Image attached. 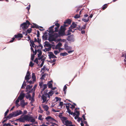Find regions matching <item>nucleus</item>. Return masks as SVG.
Returning <instances> with one entry per match:
<instances>
[{
    "mask_svg": "<svg viewBox=\"0 0 126 126\" xmlns=\"http://www.w3.org/2000/svg\"><path fill=\"white\" fill-rule=\"evenodd\" d=\"M59 116L64 125L66 126H73L72 122L68 120L67 117L63 116L62 115H59Z\"/></svg>",
    "mask_w": 126,
    "mask_h": 126,
    "instance_id": "obj_1",
    "label": "nucleus"
},
{
    "mask_svg": "<svg viewBox=\"0 0 126 126\" xmlns=\"http://www.w3.org/2000/svg\"><path fill=\"white\" fill-rule=\"evenodd\" d=\"M47 91L48 90H47L44 91V94H42L41 96V98L43 100L42 102V103H44L45 102L47 103L49 99L48 98L47 95Z\"/></svg>",
    "mask_w": 126,
    "mask_h": 126,
    "instance_id": "obj_2",
    "label": "nucleus"
},
{
    "mask_svg": "<svg viewBox=\"0 0 126 126\" xmlns=\"http://www.w3.org/2000/svg\"><path fill=\"white\" fill-rule=\"evenodd\" d=\"M58 37V35L57 33L55 34L54 35L50 34L48 37V40L49 41H57L56 38Z\"/></svg>",
    "mask_w": 126,
    "mask_h": 126,
    "instance_id": "obj_3",
    "label": "nucleus"
},
{
    "mask_svg": "<svg viewBox=\"0 0 126 126\" xmlns=\"http://www.w3.org/2000/svg\"><path fill=\"white\" fill-rule=\"evenodd\" d=\"M30 24V22L27 20L26 22L24 23L21 24L20 27H22L23 29L25 30L28 28Z\"/></svg>",
    "mask_w": 126,
    "mask_h": 126,
    "instance_id": "obj_4",
    "label": "nucleus"
},
{
    "mask_svg": "<svg viewBox=\"0 0 126 126\" xmlns=\"http://www.w3.org/2000/svg\"><path fill=\"white\" fill-rule=\"evenodd\" d=\"M48 121H50L51 122H55L56 123H58V121L55 119L51 117L50 116H48L45 118Z\"/></svg>",
    "mask_w": 126,
    "mask_h": 126,
    "instance_id": "obj_5",
    "label": "nucleus"
},
{
    "mask_svg": "<svg viewBox=\"0 0 126 126\" xmlns=\"http://www.w3.org/2000/svg\"><path fill=\"white\" fill-rule=\"evenodd\" d=\"M30 42L31 43V44H30L31 46H32L33 47H35V54H36L37 53V50L36 49V45H35V44L34 43V42L32 40H30Z\"/></svg>",
    "mask_w": 126,
    "mask_h": 126,
    "instance_id": "obj_6",
    "label": "nucleus"
},
{
    "mask_svg": "<svg viewBox=\"0 0 126 126\" xmlns=\"http://www.w3.org/2000/svg\"><path fill=\"white\" fill-rule=\"evenodd\" d=\"M14 117L23 114L22 111L20 110H17L14 112Z\"/></svg>",
    "mask_w": 126,
    "mask_h": 126,
    "instance_id": "obj_7",
    "label": "nucleus"
},
{
    "mask_svg": "<svg viewBox=\"0 0 126 126\" xmlns=\"http://www.w3.org/2000/svg\"><path fill=\"white\" fill-rule=\"evenodd\" d=\"M62 43L60 42H59L58 43L57 45L55 47V48L56 49H58L59 50H60L61 49L60 47L62 46Z\"/></svg>",
    "mask_w": 126,
    "mask_h": 126,
    "instance_id": "obj_8",
    "label": "nucleus"
},
{
    "mask_svg": "<svg viewBox=\"0 0 126 126\" xmlns=\"http://www.w3.org/2000/svg\"><path fill=\"white\" fill-rule=\"evenodd\" d=\"M14 117V112L13 113L10 114L7 116L5 118L7 119H9L11 118L12 117Z\"/></svg>",
    "mask_w": 126,
    "mask_h": 126,
    "instance_id": "obj_9",
    "label": "nucleus"
},
{
    "mask_svg": "<svg viewBox=\"0 0 126 126\" xmlns=\"http://www.w3.org/2000/svg\"><path fill=\"white\" fill-rule=\"evenodd\" d=\"M32 118V117L29 116L28 115H25L24 116V119L25 120H26L28 121H29Z\"/></svg>",
    "mask_w": 126,
    "mask_h": 126,
    "instance_id": "obj_10",
    "label": "nucleus"
},
{
    "mask_svg": "<svg viewBox=\"0 0 126 126\" xmlns=\"http://www.w3.org/2000/svg\"><path fill=\"white\" fill-rule=\"evenodd\" d=\"M67 40L70 41H74L73 35H72L68 36Z\"/></svg>",
    "mask_w": 126,
    "mask_h": 126,
    "instance_id": "obj_11",
    "label": "nucleus"
},
{
    "mask_svg": "<svg viewBox=\"0 0 126 126\" xmlns=\"http://www.w3.org/2000/svg\"><path fill=\"white\" fill-rule=\"evenodd\" d=\"M53 93V92L52 91V90H51L49 92L48 94L47 93V95L48 98L49 99L50 98V96H52Z\"/></svg>",
    "mask_w": 126,
    "mask_h": 126,
    "instance_id": "obj_12",
    "label": "nucleus"
},
{
    "mask_svg": "<svg viewBox=\"0 0 126 126\" xmlns=\"http://www.w3.org/2000/svg\"><path fill=\"white\" fill-rule=\"evenodd\" d=\"M24 96L25 94L24 93H21L18 97V99L20 100H21L24 98Z\"/></svg>",
    "mask_w": 126,
    "mask_h": 126,
    "instance_id": "obj_13",
    "label": "nucleus"
},
{
    "mask_svg": "<svg viewBox=\"0 0 126 126\" xmlns=\"http://www.w3.org/2000/svg\"><path fill=\"white\" fill-rule=\"evenodd\" d=\"M50 59L51 58H56V57L54 55L52 52H50L48 55Z\"/></svg>",
    "mask_w": 126,
    "mask_h": 126,
    "instance_id": "obj_14",
    "label": "nucleus"
},
{
    "mask_svg": "<svg viewBox=\"0 0 126 126\" xmlns=\"http://www.w3.org/2000/svg\"><path fill=\"white\" fill-rule=\"evenodd\" d=\"M23 36L22 34L21 33H18L17 34L15 35L14 37L16 38H22Z\"/></svg>",
    "mask_w": 126,
    "mask_h": 126,
    "instance_id": "obj_15",
    "label": "nucleus"
},
{
    "mask_svg": "<svg viewBox=\"0 0 126 126\" xmlns=\"http://www.w3.org/2000/svg\"><path fill=\"white\" fill-rule=\"evenodd\" d=\"M27 103H25L24 100H22L21 102L20 105L23 108L24 107L25 105H27Z\"/></svg>",
    "mask_w": 126,
    "mask_h": 126,
    "instance_id": "obj_16",
    "label": "nucleus"
},
{
    "mask_svg": "<svg viewBox=\"0 0 126 126\" xmlns=\"http://www.w3.org/2000/svg\"><path fill=\"white\" fill-rule=\"evenodd\" d=\"M77 26V24L74 22L72 23V24L69 27L70 28L74 29Z\"/></svg>",
    "mask_w": 126,
    "mask_h": 126,
    "instance_id": "obj_17",
    "label": "nucleus"
},
{
    "mask_svg": "<svg viewBox=\"0 0 126 126\" xmlns=\"http://www.w3.org/2000/svg\"><path fill=\"white\" fill-rule=\"evenodd\" d=\"M58 33L59 35H58V37L59 36H62L64 34V32L63 31L60 30L59 31Z\"/></svg>",
    "mask_w": 126,
    "mask_h": 126,
    "instance_id": "obj_18",
    "label": "nucleus"
},
{
    "mask_svg": "<svg viewBox=\"0 0 126 126\" xmlns=\"http://www.w3.org/2000/svg\"><path fill=\"white\" fill-rule=\"evenodd\" d=\"M25 120L24 118V116L23 117H20L16 120V121L18 120L20 122H24Z\"/></svg>",
    "mask_w": 126,
    "mask_h": 126,
    "instance_id": "obj_19",
    "label": "nucleus"
},
{
    "mask_svg": "<svg viewBox=\"0 0 126 126\" xmlns=\"http://www.w3.org/2000/svg\"><path fill=\"white\" fill-rule=\"evenodd\" d=\"M64 48L66 50L71 49V48L70 47H68L67 44H65L64 45Z\"/></svg>",
    "mask_w": 126,
    "mask_h": 126,
    "instance_id": "obj_20",
    "label": "nucleus"
},
{
    "mask_svg": "<svg viewBox=\"0 0 126 126\" xmlns=\"http://www.w3.org/2000/svg\"><path fill=\"white\" fill-rule=\"evenodd\" d=\"M32 78L33 81H36V77L35 76V74L34 73H32Z\"/></svg>",
    "mask_w": 126,
    "mask_h": 126,
    "instance_id": "obj_21",
    "label": "nucleus"
},
{
    "mask_svg": "<svg viewBox=\"0 0 126 126\" xmlns=\"http://www.w3.org/2000/svg\"><path fill=\"white\" fill-rule=\"evenodd\" d=\"M43 108L44 109V110L46 111H47L49 109V107L47 105L44 106Z\"/></svg>",
    "mask_w": 126,
    "mask_h": 126,
    "instance_id": "obj_22",
    "label": "nucleus"
},
{
    "mask_svg": "<svg viewBox=\"0 0 126 126\" xmlns=\"http://www.w3.org/2000/svg\"><path fill=\"white\" fill-rule=\"evenodd\" d=\"M71 23V21L70 19H68L66 20V21L64 22V24L67 23L68 24H70Z\"/></svg>",
    "mask_w": 126,
    "mask_h": 126,
    "instance_id": "obj_23",
    "label": "nucleus"
},
{
    "mask_svg": "<svg viewBox=\"0 0 126 126\" xmlns=\"http://www.w3.org/2000/svg\"><path fill=\"white\" fill-rule=\"evenodd\" d=\"M51 81H49L48 83V87L49 88H52V84L50 82Z\"/></svg>",
    "mask_w": 126,
    "mask_h": 126,
    "instance_id": "obj_24",
    "label": "nucleus"
},
{
    "mask_svg": "<svg viewBox=\"0 0 126 126\" xmlns=\"http://www.w3.org/2000/svg\"><path fill=\"white\" fill-rule=\"evenodd\" d=\"M43 88L42 89V91L41 92V93L42 94H43L42 92H43V91H44V90L47 87V84H44L43 86Z\"/></svg>",
    "mask_w": 126,
    "mask_h": 126,
    "instance_id": "obj_25",
    "label": "nucleus"
},
{
    "mask_svg": "<svg viewBox=\"0 0 126 126\" xmlns=\"http://www.w3.org/2000/svg\"><path fill=\"white\" fill-rule=\"evenodd\" d=\"M32 30V29L31 28H30L28 29L26 32L25 35H27V33H30L31 32Z\"/></svg>",
    "mask_w": 126,
    "mask_h": 126,
    "instance_id": "obj_26",
    "label": "nucleus"
},
{
    "mask_svg": "<svg viewBox=\"0 0 126 126\" xmlns=\"http://www.w3.org/2000/svg\"><path fill=\"white\" fill-rule=\"evenodd\" d=\"M29 100L31 101L30 103H32L34 101V97H31V98H30Z\"/></svg>",
    "mask_w": 126,
    "mask_h": 126,
    "instance_id": "obj_27",
    "label": "nucleus"
},
{
    "mask_svg": "<svg viewBox=\"0 0 126 126\" xmlns=\"http://www.w3.org/2000/svg\"><path fill=\"white\" fill-rule=\"evenodd\" d=\"M45 45L46 47H51L50 44L48 42H46L45 43Z\"/></svg>",
    "mask_w": 126,
    "mask_h": 126,
    "instance_id": "obj_28",
    "label": "nucleus"
},
{
    "mask_svg": "<svg viewBox=\"0 0 126 126\" xmlns=\"http://www.w3.org/2000/svg\"><path fill=\"white\" fill-rule=\"evenodd\" d=\"M30 79V76H26L25 77V79L26 80L27 82H28Z\"/></svg>",
    "mask_w": 126,
    "mask_h": 126,
    "instance_id": "obj_29",
    "label": "nucleus"
},
{
    "mask_svg": "<svg viewBox=\"0 0 126 126\" xmlns=\"http://www.w3.org/2000/svg\"><path fill=\"white\" fill-rule=\"evenodd\" d=\"M32 86H30V85H27L26 87V89L27 90H29V89L32 87Z\"/></svg>",
    "mask_w": 126,
    "mask_h": 126,
    "instance_id": "obj_30",
    "label": "nucleus"
},
{
    "mask_svg": "<svg viewBox=\"0 0 126 126\" xmlns=\"http://www.w3.org/2000/svg\"><path fill=\"white\" fill-rule=\"evenodd\" d=\"M68 54L66 52H64L63 53H61L60 54L62 56H66Z\"/></svg>",
    "mask_w": 126,
    "mask_h": 126,
    "instance_id": "obj_31",
    "label": "nucleus"
},
{
    "mask_svg": "<svg viewBox=\"0 0 126 126\" xmlns=\"http://www.w3.org/2000/svg\"><path fill=\"white\" fill-rule=\"evenodd\" d=\"M26 82L24 81L23 82V83L22 84V86L21 87L22 88H24V86H26Z\"/></svg>",
    "mask_w": 126,
    "mask_h": 126,
    "instance_id": "obj_32",
    "label": "nucleus"
},
{
    "mask_svg": "<svg viewBox=\"0 0 126 126\" xmlns=\"http://www.w3.org/2000/svg\"><path fill=\"white\" fill-rule=\"evenodd\" d=\"M89 17H88L87 19L83 18L82 19V20L85 22H87L89 21Z\"/></svg>",
    "mask_w": 126,
    "mask_h": 126,
    "instance_id": "obj_33",
    "label": "nucleus"
},
{
    "mask_svg": "<svg viewBox=\"0 0 126 126\" xmlns=\"http://www.w3.org/2000/svg\"><path fill=\"white\" fill-rule=\"evenodd\" d=\"M79 111L76 110V113H73V115L75 116V115H79Z\"/></svg>",
    "mask_w": 126,
    "mask_h": 126,
    "instance_id": "obj_34",
    "label": "nucleus"
},
{
    "mask_svg": "<svg viewBox=\"0 0 126 126\" xmlns=\"http://www.w3.org/2000/svg\"><path fill=\"white\" fill-rule=\"evenodd\" d=\"M60 51V50H59V51L58 50H54V53L55 55H57L59 53Z\"/></svg>",
    "mask_w": 126,
    "mask_h": 126,
    "instance_id": "obj_35",
    "label": "nucleus"
},
{
    "mask_svg": "<svg viewBox=\"0 0 126 126\" xmlns=\"http://www.w3.org/2000/svg\"><path fill=\"white\" fill-rule=\"evenodd\" d=\"M63 105V102H60L59 106L61 108H62Z\"/></svg>",
    "mask_w": 126,
    "mask_h": 126,
    "instance_id": "obj_36",
    "label": "nucleus"
},
{
    "mask_svg": "<svg viewBox=\"0 0 126 126\" xmlns=\"http://www.w3.org/2000/svg\"><path fill=\"white\" fill-rule=\"evenodd\" d=\"M107 7V4H105L103 5L102 7V9L103 10H105Z\"/></svg>",
    "mask_w": 126,
    "mask_h": 126,
    "instance_id": "obj_37",
    "label": "nucleus"
},
{
    "mask_svg": "<svg viewBox=\"0 0 126 126\" xmlns=\"http://www.w3.org/2000/svg\"><path fill=\"white\" fill-rule=\"evenodd\" d=\"M67 86L66 85H65L64 86V87L63 88V91L64 92V93H65H65L66 92V89H67Z\"/></svg>",
    "mask_w": 126,
    "mask_h": 126,
    "instance_id": "obj_38",
    "label": "nucleus"
},
{
    "mask_svg": "<svg viewBox=\"0 0 126 126\" xmlns=\"http://www.w3.org/2000/svg\"><path fill=\"white\" fill-rule=\"evenodd\" d=\"M49 33H53L54 32V30L52 28L51 29H50L49 28Z\"/></svg>",
    "mask_w": 126,
    "mask_h": 126,
    "instance_id": "obj_39",
    "label": "nucleus"
},
{
    "mask_svg": "<svg viewBox=\"0 0 126 126\" xmlns=\"http://www.w3.org/2000/svg\"><path fill=\"white\" fill-rule=\"evenodd\" d=\"M37 85H35L33 87V88L32 89V92H34L35 88L37 87Z\"/></svg>",
    "mask_w": 126,
    "mask_h": 126,
    "instance_id": "obj_40",
    "label": "nucleus"
},
{
    "mask_svg": "<svg viewBox=\"0 0 126 126\" xmlns=\"http://www.w3.org/2000/svg\"><path fill=\"white\" fill-rule=\"evenodd\" d=\"M42 115H40L38 117V119L39 120H43V119L42 118Z\"/></svg>",
    "mask_w": 126,
    "mask_h": 126,
    "instance_id": "obj_41",
    "label": "nucleus"
},
{
    "mask_svg": "<svg viewBox=\"0 0 126 126\" xmlns=\"http://www.w3.org/2000/svg\"><path fill=\"white\" fill-rule=\"evenodd\" d=\"M80 17V16L79 15L77 14L74 17L75 18H79Z\"/></svg>",
    "mask_w": 126,
    "mask_h": 126,
    "instance_id": "obj_42",
    "label": "nucleus"
},
{
    "mask_svg": "<svg viewBox=\"0 0 126 126\" xmlns=\"http://www.w3.org/2000/svg\"><path fill=\"white\" fill-rule=\"evenodd\" d=\"M34 64L33 63L32 61H31L29 65L31 67H32L33 66Z\"/></svg>",
    "mask_w": 126,
    "mask_h": 126,
    "instance_id": "obj_43",
    "label": "nucleus"
},
{
    "mask_svg": "<svg viewBox=\"0 0 126 126\" xmlns=\"http://www.w3.org/2000/svg\"><path fill=\"white\" fill-rule=\"evenodd\" d=\"M34 62H35L37 64H38V59L37 58H36L34 61Z\"/></svg>",
    "mask_w": 126,
    "mask_h": 126,
    "instance_id": "obj_44",
    "label": "nucleus"
},
{
    "mask_svg": "<svg viewBox=\"0 0 126 126\" xmlns=\"http://www.w3.org/2000/svg\"><path fill=\"white\" fill-rule=\"evenodd\" d=\"M56 99V101H60L61 100V98L57 97H56L55 98Z\"/></svg>",
    "mask_w": 126,
    "mask_h": 126,
    "instance_id": "obj_45",
    "label": "nucleus"
},
{
    "mask_svg": "<svg viewBox=\"0 0 126 126\" xmlns=\"http://www.w3.org/2000/svg\"><path fill=\"white\" fill-rule=\"evenodd\" d=\"M39 108L40 110L38 111V112H40L41 113H42L43 112V110H41L40 107H39Z\"/></svg>",
    "mask_w": 126,
    "mask_h": 126,
    "instance_id": "obj_46",
    "label": "nucleus"
},
{
    "mask_svg": "<svg viewBox=\"0 0 126 126\" xmlns=\"http://www.w3.org/2000/svg\"><path fill=\"white\" fill-rule=\"evenodd\" d=\"M19 99H18V98L16 100V101L15 102L16 105H17L18 104V103L19 102Z\"/></svg>",
    "mask_w": 126,
    "mask_h": 126,
    "instance_id": "obj_47",
    "label": "nucleus"
},
{
    "mask_svg": "<svg viewBox=\"0 0 126 126\" xmlns=\"http://www.w3.org/2000/svg\"><path fill=\"white\" fill-rule=\"evenodd\" d=\"M34 58V54H33L31 56V60L32 61H33Z\"/></svg>",
    "mask_w": 126,
    "mask_h": 126,
    "instance_id": "obj_48",
    "label": "nucleus"
},
{
    "mask_svg": "<svg viewBox=\"0 0 126 126\" xmlns=\"http://www.w3.org/2000/svg\"><path fill=\"white\" fill-rule=\"evenodd\" d=\"M59 27H56L55 28V31L54 32H57L58 31V29Z\"/></svg>",
    "mask_w": 126,
    "mask_h": 126,
    "instance_id": "obj_49",
    "label": "nucleus"
},
{
    "mask_svg": "<svg viewBox=\"0 0 126 126\" xmlns=\"http://www.w3.org/2000/svg\"><path fill=\"white\" fill-rule=\"evenodd\" d=\"M30 120V122L32 123H33L35 121V119L33 118H32Z\"/></svg>",
    "mask_w": 126,
    "mask_h": 126,
    "instance_id": "obj_50",
    "label": "nucleus"
},
{
    "mask_svg": "<svg viewBox=\"0 0 126 126\" xmlns=\"http://www.w3.org/2000/svg\"><path fill=\"white\" fill-rule=\"evenodd\" d=\"M58 125L54 123H52V124L50 126H57Z\"/></svg>",
    "mask_w": 126,
    "mask_h": 126,
    "instance_id": "obj_51",
    "label": "nucleus"
},
{
    "mask_svg": "<svg viewBox=\"0 0 126 126\" xmlns=\"http://www.w3.org/2000/svg\"><path fill=\"white\" fill-rule=\"evenodd\" d=\"M9 110L8 109L7 110V111L5 112V114H4V116H6L7 115L8 113L9 112Z\"/></svg>",
    "mask_w": 126,
    "mask_h": 126,
    "instance_id": "obj_52",
    "label": "nucleus"
},
{
    "mask_svg": "<svg viewBox=\"0 0 126 126\" xmlns=\"http://www.w3.org/2000/svg\"><path fill=\"white\" fill-rule=\"evenodd\" d=\"M26 97L27 99L29 98V99L31 97V95L30 94H28V95L26 96Z\"/></svg>",
    "mask_w": 126,
    "mask_h": 126,
    "instance_id": "obj_53",
    "label": "nucleus"
},
{
    "mask_svg": "<svg viewBox=\"0 0 126 126\" xmlns=\"http://www.w3.org/2000/svg\"><path fill=\"white\" fill-rule=\"evenodd\" d=\"M56 61V60L54 59L53 60H50V61H49V62H51V63H53L55 62Z\"/></svg>",
    "mask_w": 126,
    "mask_h": 126,
    "instance_id": "obj_54",
    "label": "nucleus"
},
{
    "mask_svg": "<svg viewBox=\"0 0 126 126\" xmlns=\"http://www.w3.org/2000/svg\"><path fill=\"white\" fill-rule=\"evenodd\" d=\"M55 26L58 27H59L60 26V25L58 23H56L55 24Z\"/></svg>",
    "mask_w": 126,
    "mask_h": 126,
    "instance_id": "obj_55",
    "label": "nucleus"
},
{
    "mask_svg": "<svg viewBox=\"0 0 126 126\" xmlns=\"http://www.w3.org/2000/svg\"><path fill=\"white\" fill-rule=\"evenodd\" d=\"M71 29V28H69V29L68 30V31L69 32H74V31H72V29Z\"/></svg>",
    "mask_w": 126,
    "mask_h": 126,
    "instance_id": "obj_56",
    "label": "nucleus"
},
{
    "mask_svg": "<svg viewBox=\"0 0 126 126\" xmlns=\"http://www.w3.org/2000/svg\"><path fill=\"white\" fill-rule=\"evenodd\" d=\"M86 25H83V26L81 28V30H82V29H85L86 27Z\"/></svg>",
    "mask_w": 126,
    "mask_h": 126,
    "instance_id": "obj_57",
    "label": "nucleus"
},
{
    "mask_svg": "<svg viewBox=\"0 0 126 126\" xmlns=\"http://www.w3.org/2000/svg\"><path fill=\"white\" fill-rule=\"evenodd\" d=\"M30 73L29 71H28L26 76H30Z\"/></svg>",
    "mask_w": 126,
    "mask_h": 126,
    "instance_id": "obj_58",
    "label": "nucleus"
},
{
    "mask_svg": "<svg viewBox=\"0 0 126 126\" xmlns=\"http://www.w3.org/2000/svg\"><path fill=\"white\" fill-rule=\"evenodd\" d=\"M39 45L38 46H36V47H41V48H42L43 47V46L41 45L40 43L39 44Z\"/></svg>",
    "mask_w": 126,
    "mask_h": 126,
    "instance_id": "obj_59",
    "label": "nucleus"
},
{
    "mask_svg": "<svg viewBox=\"0 0 126 126\" xmlns=\"http://www.w3.org/2000/svg\"><path fill=\"white\" fill-rule=\"evenodd\" d=\"M27 82L29 83L30 84H33L34 83V82H32V81H29V80H28V81Z\"/></svg>",
    "mask_w": 126,
    "mask_h": 126,
    "instance_id": "obj_60",
    "label": "nucleus"
},
{
    "mask_svg": "<svg viewBox=\"0 0 126 126\" xmlns=\"http://www.w3.org/2000/svg\"><path fill=\"white\" fill-rule=\"evenodd\" d=\"M15 37H13V38H12V40L10 41V43H12V42H13L15 39Z\"/></svg>",
    "mask_w": 126,
    "mask_h": 126,
    "instance_id": "obj_61",
    "label": "nucleus"
},
{
    "mask_svg": "<svg viewBox=\"0 0 126 126\" xmlns=\"http://www.w3.org/2000/svg\"><path fill=\"white\" fill-rule=\"evenodd\" d=\"M37 39H38V40H37V42H38L39 44L40 43V42H41L40 39H39V38H38Z\"/></svg>",
    "mask_w": 126,
    "mask_h": 126,
    "instance_id": "obj_62",
    "label": "nucleus"
},
{
    "mask_svg": "<svg viewBox=\"0 0 126 126\" xmlns=\"http://www.w3.org/2000/svg\"><path fill=\"white\" fill-rule=\"evenodd\" d=\"M42 54V53L41 52H40L38 55V57H40Z\"/></svg>",
    "mask_w": 126,
    "mask_h": 126,
    "instance_id": "obj_63",
    "label": "nucleus"
},
{
    "mask_svg": "<svg viewBox=\"0 0 126 126\" xmlns=\"http://www.w3.org/2000/svg\"><path fill=\"white\" fill-rule=\"evenodd\" d=\"M76 116L75 117V119H77L78 118H79V115H76Z\"/></svg>",
    "mask_w": 126,
    "mask_h": 126,
    "instance_id": "obj_64",
    "label": "nucleus"
}]
</instances>
